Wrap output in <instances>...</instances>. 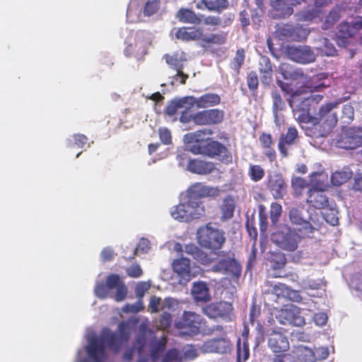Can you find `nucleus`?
I'll list each match as a JSON object with an SVG mask.
<instances>
[{
  "instance_id": "1",
  "label": "nucleus",
  "mask_w": 362,
  "mask_h": 362,
  "mask_svg": "<svg viewBox=\"0 0 362 362\" xmlns=\"http://www.w3.org/2000/svg\"><path fill=\"white\" fill-rule=\"evenodd\" d=\"M131 332V325L122 322L115 332L104 329L100 336L88 334L86 344L78 349L74 362H110L107 347L115 353L122 349L124 352L127 346H132V344H127Z\"/></svg>"
},
{
  "instance_id": "2",
  "label": "nucleus",
  "mask_w": 362,
  "mask_h": 362,
  "mask_svg": "<svg viewBox=\"0 0 362 362\" xmlns=\"http://www.w3.org/2000/svg\"><path fill=\"white\" fill-rule=\"evenodd\" d=\"M154 334L146 330V326L140 325V330L132 346H127L123 354L124 361H130L138 356V362H182L179 352L176 349L170 350L164 356L166 339L163 333L158 341L154 339Z\"/></svg>"
},
{
  "instance_id": "3",
  "label": "nucleus",
  "mask_w": 362,
  "mask_h": 362,
  "mask_svg": "<svg viewBox=\"0 0 362 362\" xmlns=\"http://www.w3.org/2000/svg\"><path fill=\"white\" fill-rule=\"evenodd\" d=\"M185 252L202 264L214 263L211 269L214 272L234 276H239L240 273V266L231 253L221 252L214 254L216 257H211L194 244L187 245Z\"/></svg>"
},
{
  "instance_id": "4",
  "label": "nucleus",
  "mask_w": 362,
  "mask_h": 362,
  "mask_svg": "<svg viewBox=\"0 0 362 362\" xmlns=\"http://www.w3.org/2000/svg\"><path fill=\"white\" fill-rule=\"evenodd\" d=\"M211 134L210 131L199 130L195 132L187 134L184 136L183 140L188 144L187 151L194 154H205L209 156H226V148L218 141L211 139H205L203 136Z\"/></svg>"
},
{
  "instance_id": "5",
  "label": "nucleus",
  "mask_w": 362,
  "mask_h": 362,
  "mask_svg": "<svg viewBox=\"0 0 362 362\" xmlns=\"http://www.w3.org/2000/svg\"><path fill=\"white\" fill-rule=\"evenodd\" d=\"M322 99L320 95H308V93L296 91L288 99V103L293 110V115L300 123L315 125L316 119L309 115L311 103H318Z\"/></svg>"
},
{
  "instance_id": "6",
  "label": "nucleus",
  "mask_w": 362,
  "mask_h": 362,
  "mask_svg": "<svg viewBox=\"0 0 362 362\" xmlns=\"http://www.w3.org/2000/svg\"><path fill=\"white\" fill-rule=\"evenodd\" d=\"M204 213V206L199 199H189L187 196L170 211L171 216L180 222H188L199 218Z\"/></svg>"
},
{
  "instance_id": "7",
  "label": "nucleus",
  "mask_w": 362,
  "mask_h": 362,
  "mask_svg": "<svg viewBox=\"0 0 362 362\" xmlns=\"http://www.w3.org/2000/svg\"><path fill=\"white\" fill-rule=\"evenodd\" d=\"M95 294L100 298L110 297L117 302L124 300L127 294V288L117 274H111L107 278L106 285L97 283Z\"/></svg>"
},
{
  "instance_id": "8",
  "label": "nucleus",
  "mask_w": 362,
  "mask_h": 362,
  "mask_svg": "<svg viewBox=\"0 0 362 362\" xmlns=\"http://www.w3.org/2000/svg\"><path fill=\"white\" fill-rule=\"evenodd\" d=\"M196 235L199 245L211 250L221 249L226 241L223 231L211 223L199 227Z\"/></svg>"
},
{
  "instance_id": "9",
  "label": "nucleus",
  "mask_w": 362,
  "mask_h": 362,
  "mask_svg": "<svg viewBox=\"0 0 362 362\" xmlns=\"http://www.w3.org/2000/svg\"><path fill=\"white\" fill-rule=\"evenodd\" d=\"M301 238V233L298 234L289 228H284L272 234V241L284 250L294 251L297 249Z\"/></svg>"
},
{
  "instance_id": "10",
  "label": "nucleus",
  "mask_w": 362,
  "mask_h": 362,
  "mask_svg": "<svg viewBox=\"0 0 362 362\" xmlns=\"http://www.w3.org/2000/svg\"><path fill=\"white\" fill-rule=\"evenodd\" d=\"M305 310H300L296 306L291 305L279 310L276 315V318L282 325L289 324L301 327L305 324Z\"/></svg>"
},
{
  "instance_id": "11",
  "label": "nucleus",
  "mask_w": 362,
  "mask_h": 362,
  "mask_svg": "<svg viewBox=\"0 0 362 362\" xmlns=\"http://www.w3.org/2000/svg\"><path fill=\"white\" fill-rule=\"evenodd\" d=\"M338 103H329L322 105L319 110L317 117H313L317 122L315 124L322 122L325 124L327 129L329 131L337 123V114L334 109L337 107Z\"/></svg>"
},
{
  "instance_id": "12",
  "label": "nucleus",
  "mask_w": 362,
  "mask_h": 362,
  "mask_svg": "<svg viewBox=\"0 0 362 362\" xmlns=\"http://www.w3.org/2000/svg\"><path fill=\"white\" fill-rule=\"evenodd\" d=\"M224 113L218 109L203 110L194 114L193 122L198 125L218 124L223 119Z\"/></svg>"
},
{
  "instance_id": "13",
  "label": "nucleus",
  "mask_w": 362,
  "mask_h": 362,
  "mask_svg": "<svg viewBox=\"0 0 362 362\" xmlns=\"http://www.w3.org/2000/svg\"><path fill=\"white\" fill-rule=\"evenodd\" d=\"M230 346L231 344L229 340L224 337H221L204 341L199 346V349L202 354H225L230 351Z\"/></svg>"
},
{
  "instance_id": "14",
  "label": "nucleus",
  "mask_w": 362,
  "mask_h": 362,
  "mask_svg": "<svg viewBox=\"0 0 362 362\" xmlns=\"http://www.w3.org/2000/svg\"><path fill=\"white\" fill-rule=\"evenodd\" d=\"M287 54L291 60L301 64L311 63L315 59V53L307 46L289 47Z\"/></svg>"
},
{
  "instance_id": "15",
  "label": "nucleus",
  "mask_w": 362,
  "mask_h": 362,
  "mask_svg": "<svg viewBox=\"0 0 362 362\" xmlns=\"http://www.w3.org/2000/svg\"><path fill=\"white\" fill-rule=\"evenodd\" d=\"M303 0H276L272 1L271 14L274 18H285L291 16L293 6L300 4Z\"/></svg>"
},
{
  "instance_id": "16",
  "label": "nucleus",
  "mask_w": 362,
  "mask_h": 362,
  "mask_svg": "<svg viewBox=\"0 0 362 362\" xmlns=\"http://www.w3.org/2000/svg\"><path fill=\"white\" fill-rule=\"evenodd\" d=\"M289 218L291 223L296 226V229L301 233L302 236L308 238L312 236L315 228L309 222L303 218L301 212L298 209H291Z\"/></svg>"
},
{
  "instance_id": "17",
  "label": "nucleus",
  "mask_w": 362,
  "mask_h": 362,
  "mask_svg": "<svg viewBox=\"0 0 362 362\" xmlns=\"http://www.w3.org/2000/svg\"><path fill=\"white\" fill-rule=\"evenodd\" d=\"M173 268L176 274L187 281L195 276L198 272L197 268L191 264L189 259L184 257L175 260Z\"/></svg>"
},
{
  "instance_id": "18",
  "label": "nucleus",
  "mask_w": 362,
  "mask_h": 362,
  "mask_svg": "<svg viewBox=\"0 0 362 362\" xmlns=\"http://www.w3.org/2000/svg\"><path fill=\"white\" fill-rule=\"evenodd\" d=\"M166 63L169 66L176 71L177 77L181 78V83H185L188 76L182 72L183 63L187 60L186 54L183 52H176L173 54L164 56Z\"/></svg>"
},
{
  "instance_id": "19",
  "label": "nucleus",
  "mask_w": 362,
  "mask_h": 362,
  "mask_svg": "<svg viewBox=\"0 0 362 362\" xmlns=\"http://www.w3.org/2000/svg\"><path fill=\"white\" fill-rule=\"evenodd\" d=\"M233 310V305L228 302L211 303L203 308V312L210 318L228 317Z\"/></svg>"
},
{
  "instance_id": "20",
  "label": "nucleus",
  "mask_w": 362,
  "mask_h": 362,
  "mask_svg": "<svg viewBox=\"0 0 362 362\" xmlns=\"http://www.w3.org/2000/svg\"><path fill=\"white\" fill-rule=\"evenodd\" d=\"M220 190L218 187L204 185L202 183L197 182L192 185L187 191L186 196L189 199H197L204 197H216L219 194Z\"/></svg>"
},
{
  "instance_id": "21",
  "label": "nucleus",
  "mask_w": 362,
  "mask_h": 362,
  "mask_svg": "<svg viewBox=\"0 0 362 362\" xmlns=\"http://www.w3.org/2000/svg\"><path fill=\"white\" fill-rule=\"evenodd\" d=\"M202 317L193 312H185L181 321L175 322L177 328L189 329L190 333H196L201 328Z\"/></svg>"
},
{
  "instance_id": "22",
  "label": "nucleus",
  "mask_w": 362,
  "mask_h": 362,
  "mask_svg": "<svg viewBox=\"0 0 362 362\" xmlns=\"http://www.w3.org/2000/svg\"><path fill=\"white\" fill-rule=\"evenodd\" d=\"M268 187L275 199H281L286 193L287 186L279 173L269 175Z\"/></svg>"
},
{
  "instance_id": "23",
  "label": "nucleus",
  "mask_w": 362,
  "mask_h": 362,
  "mask_svg": "<svg viewBox=\"0 0 362 362\" xmlns=\"http://www.w3.org/2000/svg\"><path fill=\"white\" fill-rule=\"evenodd\" d=\"M189 105L199 109H204L220 103V96L216 93L204 94L199 98L189 97Z\"/></svg>"
},
{
  "instance_id": "24",
  "label": "nucleus",
  "mask_w": 362,
  "mask_h": 362,
  "mask_svg": "<svg viewBox=\"0 0 362 362\" xmlns=\"http://www.w3.org/2000/svg\"><path fill=\"white\" fill-rule=\"evenodd\" d=\"M268 345L274 352L286 351L289 347L288 341L281 332L273 331L269 335Z\"/></svg>"
},
{
  "instance_id": "25",
  "label": "nucleus",
  "mask_w": 362,
  "mask_h": 362,
  "mask_svg": "<svg viewBox=\"0 0 362 362\" xmlns=\"http://www.w3.org/2000/svg\"><path fill=\"white\" fill-rule=\"evenodd\" d=\"M191 293L194 300L197 303H206L211 299L209 288L204 281L194 282Z\"/></svg>"
},
{
  "instance_id": "26",
  "label": "nucleus",
  "mask_w": 362,
  "mask_h": 362,
  "mask_svg": "<svg viewBox=\"0 0 362 362\" xmlns=\"http://www.w3.org/2000/svg\"><path fill=\"white\" fill-rule=\"evenodd\" d=\"M186 169L192 173L205 175L213 172L214 165L210 162L200 160H187Z\"/></svg>"
},
{
  "instance_id": "27",
  "label": "nucleus",
  "mask_w": 362,
  "mask_h": 362,
  "mask_svg": "<svg viewBox=\"0 0 362 362\" xmlns=\"http://www.w3.org/2000/svg\"><path fill=\"white\" fill-rule=\"evenodd\" d=\"M325 190H314L309 189L307 202L317 209H325L328 204L327 197L324 194Z\"/></svg>"
},
{
  "instance_id": "28",
  "label": "nucleus",
  "mask_w": 362,
  "mask_h": 362,
  "mask_svg": "<svg viewBox=\"0 0 362 362\" xmlns=\"http://www.w3.org/2000/svg\"><path fill=\"white\" fill-rule=\"evenodd\" d=\"M327 1L323 0H317L315 2V8H313L312 9H309L308 11H305L300 12L298 14V19L300 21H310L315 19L318 18L319 20L322 19V13L323 11L320 8L324 4H326Z\"/></svg>"
},
{
  "instance_id": "29",
  "label": "nucleus",
  "mask_w": 362,
  "mask_h": 362,
  "mask_svg": "<svg viewBox=\"0 0 362 362\" xmlns=\"http://www.w3.org/2000/svg\"><path fill=\"white\" fill-rule=\"evenodd\" d=\"M281 33L296 40H305L309 34V31L301 27H293L290 25H285L281 28Z\"/></svg>"
},
{
  "instance_id": "30",
  "label": "nucleus",
  "mask_w": 362,
  "mask_h": 362,
  "mask_svg": "<svg viewBox=\"0 0 362 362\" xmlns=\"http://www.w3.org/2000/svg\"><path fill=\"white\" fill-rule=\"evenodd\" d=\"M310 188L314 190H326L328 187V176L323 173H313L310 175Z\"/></svg>"
},
{
  "instance_id": "31",
  "label": "nucleus",
  "mask_w": 362,
  "mask_h": 362,
  "mask_svg": "<svg viewBox=\"0 0 362 362\" xmlns=\"http://www.w3.org/2000/svg\"><path fill=\"white\" fill-rule=\"evenodd\" d=\"M362 132L350 129L346 136L343 139L345 148L354 149L362 144Z\"/></svg>"
},
{
  "instance_id": "32",
  "label": "nucleus",
  "mask_w": 362,
  "mask_h": 362,
  "mask_svg": "<svg viewBox=\"0 0 362 362\" xmlns=\"http://www.w3.org/2000/svg\"><path fill=\"white\" fill-rule=\"evenodd\" d=\"M202 33L200 29L181 28L175 31L177 39L183 41L196 40L202 37Z\"/></svg>"
},
{
  "instance_id": "33",
  "label": "nucleus",
  "mask_w": 362,
  "mask_h": 362,
  "mask_svg": "<svg viewBox=\"0 0 362 362\" xmlns=\"http://www.w3.org/2000/svg\"><path fill=\"white\" fill-rule=\"evenodd\" d=\"M176 16L180 21L185 23L199 24L203 21V16H197L194 12L187 8L180 9Z\"/></svg>"
},
{
  "instance_id": "34",
  "label": "nucleus",
  "mask_w": 362,
  "mask_h": 362,
  "mask_svg": "<svg viewBox=\"0 0 362 362\" xmlns=\"http://www.w3.org/2000/svg\"><path fill=\"white\" fill-rule=\"evenodd\" d=\"M362 28V20L358 19L351 23H343L339 25L340 35L352 37L355 35L359 29Z\"/></svg>"
},
{
  "instance_id": "35",
  "label": "nucleus",
  "mask_w": 362,
  "mask_h": 362,
  "mask_svg": "<svg viewBox=\"0 0 362 362\" xmlns=\"http://www.w3.org/2000/svg\"><path fill=\"white\" fill-rule=\"evenodd\" d=\"M297 135H298V132H297L296 129H295L293 127H290L288 129V132H287L286 135L285 136H282L280 138L279 142V148L281 153L284 156L286 157L287 156V148H286V146L292 144L294 139L296 138Z\"/></svg>"
},
{
  "instance_id": "36",
  "label": "nucleus",
  "mask_w": 362,
  "mask_h": 362,
  "mask_svg": "<svg viewBox=\"0 0 362 362\" xmlns=\"http://www.w3.org/2000/svg\"><path fill=\"white\" fill-rule=\"evenodd\" d=\"M228 0H202V4H197L198 8H203V6L209 11H221L228 8Z\"/></svg>"
},
{
  "instance_id": "37",
  "label": "nucleus",
  "mask_w": 362,
  "mask_h": 362,
  "mask_svg": "<svg viewBox=\"0 0 362 362\" xmlns=\"http://www.w3.org/2000/svg\"><path fill=\"white\" fill-rule=\"evenodd\" d=\"M296 355L297 361L300 362H315L316 354L314 351L307 346H298L294 351Z\"/></svg>"
},
{
  "instance_id": "38",
  "label": "nucleus",
  "mask_w": 362,
  "mask_h": 362,
  "mask_svg": "<svg viewBox=\"0 0 362 362\" xmlns=\"http://www.w3.org/2000/svg\"><path fill=\"white\" fill-rule=\"evenodd\" d=\"M259 71L262 74V81L264 84H269L272 77V64L268 57L262 56L259 59Z\"/></svg>"
},
{
  "instance_id": "39",
  "label": "nucleus",
  "mask_w": 362,
  "mask_h": 362,
  "mask_svg": "<svg viewBox=\"0 0 362 362\" xmlns=\"http://www.w3.org/2000/svg\"><path fill=\"white\" fill-rule=\"evenodd\" d=\"M190 107L189 97H185L171 101L166 109V113L170 116H173L175 115L180 109H189Z\"/></svg>"
},
{
  "instance_id": "40",
  "label": "nucleus",
  "mask_w": 362,
  "mask_h": 362,
  "mask_svg": "<svg viewBox=\"0 0 362 362\" xmlns=\"http://www.w3.org/2000/svg\"><path fill=\"white\" fill-rule=\"evenodd\" d=\"M141 8L138 6L136 1H132L127 9V21L130 23H137L143 21L144 19L141 13Z\"/></svg>"
},
{
  "instance_id": "41",
  "label": "nucleus",
  "mask_w": 362,
  "mask_h": 362,
  "mask_svg": "<svg viewBox=\"0 0 362 362\" xmlns=\"http://www.w3.org/2000/svg\"><path fill=\"white\" fill-rule=\"evenodd\" d=\"M272 99H273V112L275 118V122L277 125H280L281 122V116L279 115V112L281 111L285 107V103L281 98V95L274 92L272 93Z\"/></svg>"
},
{
  "instance_id": "42",
  "label": "nucleus",
  "mask_w": 362,
  "mask_h": 362,
  "mask_svg": "<svg viewBox=\"0 0 362 362\" xmlns=\"http://www.w3.org/2000/svg\"><path fill=\"white\" fill-rule=\"evenodd\" d=\"M291 187L296 196H300L303 194L306 187L310 186L309 182L305 178L297 175H293L291 180Z\"/></svg>"
},
{
  "instance_id": "43",
  "label": "nucleus",
  "mask_w": 362,
  "mask_h": 362,
  "mask_svg": "<svg viewBox=\"0 0 362 362\" xmlns=\"http://www.w3.org/2000/svg\"><path fill=\"white\" fill-rule=\"evenodd\" d=\"M352 173L349 168H344L341 171L334 173L331 181L334 185H341L347 182L351 177Z\"/></svg>"
},
{
  "instance_id": "44",
  "label": "nucleus",
  "mask_w": 362,
  "mask_h": 362,
  "mask_svg": "<svg viewBox=\"0 0 362 362\" xmlns=\"http://www.w3.org/2000/svg\"><path fill=\"white\" fill-rule=\"evenodd\" d=\"M279 72L285 79H297L300 73L296 71L291 65L287 63H282L279 67Z\"/></svg>"
},
{
  "instance_id": "45",
  "label": "nucleus",
  "mask_w": 362,
  "mask_h": 362,
  "mask_svg": "<svg viewBox=\"0 0 362 362\" xmlns=\"http://www.w3.org/2000/svg\"><path fill=\"white\" fill-rule=\"evenodd\" d=\"M234 209V200L231 197L226 198L222 206V217L225 219L230 218L233 215Z\"/></svg>"
},
{
  "instance_id": "46",
  "label": "nucleus",
  "mask_w": 362,
  "mask_h": 362,
  "mask_svg": "<svg viewBox=\"0 0 362 362\" xmlns=\"http://www.w3.org/2000/svg\"><path fill=\"white\" fill-rule=\"evenodd\" d=\"M248 175L252 181L258 182L264 176V170L259 165H250L248 170Z\"/></svg>"
},
{
  "instance_id": "47",
  "label": "nucleus",
  "mask_w": 362,
  "mask_h": 362,
  "mask_svg": "<svg viewBox=\"0 0 362 362\" xmlns=\"http://www.w3.org/2000/svg\"><path fill=\"white\" fill-rule=\"evenodd\" d=\"M271 267L274 269H279L284 267L286 258L284 254H273L269 259Z\"/></svg>"
},
{
  "instance_id": "48",
  "label": "nucleus",
  "mask_w": 362,
  "mask_h": 362,
  "mask_svg": "<svg viewBox=\"0 0 362 362\" xmlns=\"http://www.w3.org/2000/svg\"><path fill=\"white\" fill-rule=\"evenodd\" d=\"M158 6V0H148L144 8L143 16H151L157 12Z\"/></svg>"
},
{
  "instance_id": "49",
  "label": "nucleus",
  "mask_w": 362,
  "mask_h": 362,
  "mask_svg": "<svg viewBox=\"0 0 362 362\" xmlns=\"http://www.w3.org/2000/svg\"><path fill=\"white\" fill-rule=\"evenodd\" d=\"M202 353L199 349V346L197 347L193 345H187L183 348V354L185 358L192 360L195 358Z\"/></svg>"
},
{
  "instance_id": "50",
  "label": "nucleus",
  "mask_w": 362,
  "mask_h": 362,
  "mask_svg": "<svg viewBox=\"0 0 362 362\" xmlns=\"http://www.w3.org/2000/svg\"><path fill=\"white\" fill-rule=\"evenodd\" d=\"M340 17V9L336 8L330 11L329 16L327 17L326 21L322 26L323 29L329 28L334 22H336Z\"/></svg>"
},
{
  "instance_id": "51",
  "label": "nucleus",
  "mask_w": 362,
  "mask_h": 362,
  "mask_svg": "<svg viewBox=\"0 0 362 362\" xmlns=\"http://www.w3.org/2000/svg\"><path fill=\"white\" fill-rule=\"evenodd\" d=\"M238 360L239 362L245 361L249 357V348L248 345L246 342H243V346H241L240 341L238 344Z\"/></svg>"
},
{
  "instance_id": "52",
  "label": "nucleus",
  "mask_w": 362,
  "mask_h": 362,
  "mask_svg": "<svg viewBox=\"0 0 362 362\" xmlns=\"http://www.w3.org/2000/svg\"><path fill=\"white\" fill-rule=\"evenodd\" d=\"M282 211L281 206L278 203H272L270 210V218L274 224L278 221Z\"/></svg>"
},
{
  "instance_id": "53",
  "label": "nucleus",
  "mask_w": 362,
  "mask_h": 362,
  "mask_svg": "<svg viewBox=\"0 0 362 362\" xmlns=\"http://www.w3.org/2000/svg\"><path fill=\"white\" fill-rule=\"evenodd\" d=\"M151 287V282L148 281H140L139 282L135 288V293L137 297L141 298L146 292L148 291Z\"/></svg>"
},
{
  "instance_id": "54",
  "label": "nucleus",
  "mask_w": 362,
  "mask_h": 362,
  "mask_svg": "<svg viewBox=\"0 0 362 362\" xmlns=\"http://www.w3.org/2000/svg\"><path fill=\"white\" fill-rule=\"evenodd\" d=\"M272 362H297L296 355L294 353L276 355Z\"/></svg>"
},
{
  "instance_id": "55",
  "label": "nucleus",
  "mask_w": 362,
  "mask_h": 362,
  "mask_svg": "<svg viewBox=\"0 0 362 362\" xmlns=\"http://www.w3.org/2000/svg\"><path fill=\"white\" fill-rule=\"evenodd\" d=\"M287 291H288V286L281 283L274 284L272 288V292L279 297L286 298L288 296Z\"/></svg>"
},
{
  "instance_id": "56",
  "label": "nucleus",
  "mask_w": 362,
  "mask_h": 362,
  "mask_svg": "<svg viewBox=\"0 0 362 362\" xmlns=\"http://www.w3.org/2000/svg\"><path fill=\"white\" fill-rule=\"evenodd\" d=\"M150 249V243L147 239L141 238L139 240L137 247L135 248V254L139 255L140 254H145L148 252Z\"/></svg>"
},
{
  "instance_id": "57",
  "label": "nucleus",
  "mask_w": 362,
  "mask_h": 362,
  "mask_svg": "<svg viewBox=\"0 0 362 362\" xmlns=\"http://www.w3.org/2000/svg\"><path fill=\"white\" fill-rule=\"evenodd\" d=\"M245 59V55L243 50H238L234 57L231 66L233 69L238 71L241 67Z\"/></svg>"
},
{
  "instance_id": "58",
  "label": "nucleus",
  "mask_w": 362,
  "mask_h": 362,
  "mask_svg": "<svg viewBox=\"0 0 362 362\" xmlns=\"http://www.w3.org/2000/svg\"><path fill=\"white\" fill-rule=\"evenodd\" d=\"M203 40L206 42H212L215 44H223L226 41V35L224 33L213 34L210 36L205 37Z\"/></svg>"
},
{
  "instance_id": "59",
  "label": "nucleus",
  "mask_w": 362,
  "mask_h": 362,
  "mask_svg": "<svg viewBox=\"0 0 362 362\" xmlns=\"http://www.w3.org/2000/svg\"><path fill=\"white\" fill-rule=\"evenodd\" d=\"M171 323V315L167 312L164 311L160 317L159 325L157 326L159 329H165L170 326Z\"/></svg>"
},
{
  "instance_id": "60",
  "label": "nucleus",
  "mask_w": 362,
  "mask_h": 362,
  "mask_svg": "<svg viewBox=\"0 0 362 362\" xmlns=\"http://www.w3.org/2000/svg\"><path fill=\"white\" fill-rule=\"evenodd\" d=\"M160 139L164 144H169L171 142V133L169 129L162 127L158 129Z\"/></svg>"
},
{
  "instance_id": "61",
  "label": "nucleus",
  "mask_w": 362,
  "mask_h": 362,
  "mask_svg": "<svg viewBox=\"0 0 362 362\" xmlns=\"http://www.w3.org/2000/svg\"><path fill=\"white\" fill-rule=\"evenodd\" d=\"M127 272L129 276L133 277V278H139L143 274L141 267L136 264H134L131 265L127 269Z\"/></svg>"
},
{
  "instance_id": "62",
  "label": "nucleus",
  "mask_w": 362,
  "mask_h": 362,
  "mask_svg": "<svg viewBox=\"0 0 362 362\" xmlns=\"http://www.w3.org/2000/svg\"><path fill=\"white\" fill-rule=\"evenodd\" d=\"M150 35L146 32H139L136 35V44L135 47H138L142 44H146L149 42Z\"/></svg>"
},
{
  "instance_id": "63",
  "label": "nucleus",
  "mask_w": 362,
  "mask_h": 362,
  "mask_svg": "<svg viewBox=\"0 0 362 362\" xmlns=\"http://www.w3.org/2000/svg\"><path fill=\"white\" fill-rule=\"evenodd\" d=\"M163 300L156 296H151L149 302V309L151 313H157L159 311V305L163 303Z\"/></svg>"
},
{
  "instance_id": "64",
  "label": "nucleus",
  "mask_w": 362,
  "mask_h": 362,
  "mask_svg": "<svg viewBox=\"0 0 362 362\" xmlns=\"http://www.w3.org/2000/svg\"><path fill=\"white\" fill-rule=\"evenodd\" d=\"M163 306L165 310H175L178 307V301L173 298H167L163 300Z\"/></svg>"
}]
</instances>
